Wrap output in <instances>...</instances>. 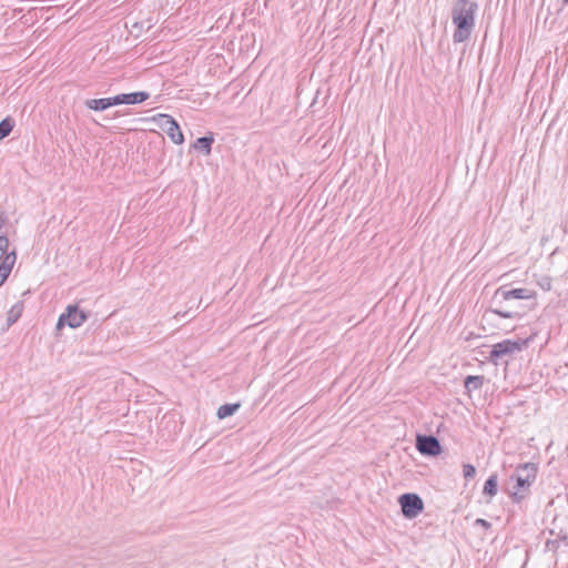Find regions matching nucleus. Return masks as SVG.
<instances>
[{"label":"nucleus","instance_id":"nucleus-7","mask_svg":"<svg viewBox=\"0 0 568 568\" xmlns=\"http://www.w3.org/2000/svg\"><path fill=\"white\" fill-rule=\"evenodd\" d=\"M496 297H500L503 301H510V300H532L536 297V293L532 290L529 288H506V287H499L496 291L495 294Z\"/></svg>","mask_w":568,"mask_h":568},{"label":"nucleus","instance_id":"nucleus-2","mask_svg":"<svg viewBox=\"0 0 568 568\" xmlns=\"http://www.w3.org/2000/svg\"><path fill=\"white\" fill-rule=\"evenodd\" d=\"M536 475L537 466L532 463H525L516 468L515 474L511 476V479L516 480V485L513 491V496L515 499L519 500L524 498L525 489L532 484V481L536 478Z\"/></svg>","mask_w":568,"mask_h":568},{"label":"nucleus","instance_id":"nucleus-20","mask_svg":"<svg viewBox=\"0 0 568 568\" xmlns=\"http://www.w3.org/2000/svg\"><path fill=\"white\" fill-rule=\"evenodd\" d=\"M9 247V239L7 235L1 234L0 235V260L2 258L3 254L8 252Z\"/></svg>","mask_w":568,"mask_h":568},{"label":"nucleus","instance_id":"nucleus-4","mask_svg":"<svg viewBox=\"0 0 568 568\" xmlns=\"http://www.w3.org/2000/svg\"><path fill=\"white\" fill-rule=\"evenodd\" d=\"M397 501L406 519H414L424 510V500L416 493H404Z\"/></svg>","mask_w":568,"mask_h":568},{"label":"nucleus","instance_id":"nucleus-11","mask_svg":"<svg viewBox=\"0 0 568 568\" xmlns=\"http://www.w3.org/2000/svg\"><path fill=\"white\" fill-rule=\"evenodd\" d=\"M241 407V403H226L217 408L216 416L219 419H225L233 416Z\"/></svg>","mask_w":568,"mask_h":568},{"label":"nucleus","instance_id":"nucleus-16","mask_svg":"<svg viewBox=\"0 0 568 568\" xmlns=\"http://www.w3.org/2000/svg\"><path fill=\"white\" fill-rule=\"evenodd\" d=\"M484 494L495 496L497 494V476L491 475L484 485Z\"/></svg>","mask_w":568,"mask_h":568},{"label":"nucleus","instance_id":"nucleus-22","mask_svg":"<svg viewBox=\"0 0 568 568\" xmlns=\"http://www.w3.org/2000/svg\"><path fill=\"white\" fill-rule=\"evenodd\" d=\"M8 268L7 264H0V287L4 284L11 273Z\"/></svg>","mask_w":568,"mask_h":568},{"label":"nucleus","instance_id":"nucleus-21","mask_svg":"<svg viewBox=\"0 0 568 568\" xmlns=\"http://www.w3.org/2000/svg\"><path fill=\"white\" fill-rule=\"evenodd\" d=\"M463 473H464V477L466 479H471L475 477L476 475V469L473 465L470 464H464L463 466Z\"/></svg>","mask_w":568,"mask_h":568},{"label":"nucleus","instance_id":"nucleus-13","mask_svg":"<svg viewBox=\"0 0 568 568\" xmlns=\"http://www.w3.org/2000/svg\"><path fill=\"white\" fill-rule=\"evenodd\" d=\"M16 126V120L8 115L0 121V141L8 138Z\"/></svg>","mask_w":568,"mask_h":568},{"label":"nucleus","instance_id":"nucleus-5","mask_svg":"<svg viewBox=\"0 0 568 568\" xmlns=\"http://www.w3.org/2000/svg\"><path fill=\"white\" fill-rule=\"evenodd\" d=\"M159 128L163 130L174 144H182L184 135L178 121L170 114L160 113L153 116Z\"/></svg>","mask_w":568,"mask_h":568},{"label":"nucleus","instance_id":"nucleus-1","mask_svg":"<svg viewBox=\"0 0 568 568\" xmlns=\"http://www.w3.org/2000/svg\"><path fill=\"white\" fill-rule=\"evenodd\" d=\"M477 4L469 0H457L453 7L452 18L456 27L454 41L457 43L469 39L475 26V12Z\"/></svg>","mask_w":568,"mask_h":568},{"label":"nucleus","instance_id":"nucleus-3","mask_svg":"<svg viewBox=\"0 0 568 568\" xmlns=\"http://www.w3.org/2000/svg\"><path fill=\"white\" fill-rule=\"evenodd\" d=\"M90 312L79 307L78 304H69L59 315L55 329L61 331L63 327L78 328L88 321Z\"/></svg>","mask_w":568,"mask_h":568},{"label":"nucleus","instance_id":"nucleus-23","mask_svg":"<svg viewBox=\"0 0 568 568\" xmlns=\"http://www.w3.org/2000/svg\"><path fill=\"white\" fill-rule=\"evenodd\" d=\"M538 285L544 291H550L551 290V278L549 276H544L538 281Z\"/></svg>","mask_w":568,"mask_h":568},{"label":"nucleus","instance_id":"nucleus-9","mask_svg":"<svg viewBox=\"0 0 568 568\" xmlns=\"http://www.w3.org/2000/svg\"><path fill=\"white\" fill-rule=\"evenodd\" d=\"M214 141L215 139L213 132H207L203 136L197 138L191 144V148L207 156L212 153V146Z\"/></svg>","mask_w":568,"mask_h":568},{"label":"nucleus","instance_id":"nucleus-18","mask_svg":"<svg viewBox=\"0 0 568 568\" xmlns=\"http://www.w3.org/2000/svg\"><path fill=\"white\" fill-rule=\"evenodd\" d=\"M494 314L505 317V318H519L521 317V313L518 311H511V310H494Z\"/></svg>","mask_w":568,"mask_h":568},{"label":"nucleus","instance_id":"nucleus-10","mask_svg":"<svg viewBox=\"0 0 568 568\" xmlns=\"http://www.w3.org/2000/svg\"><path fill=\"white\" fill-rule=\"evenodd\" d=\"M84 105L93 111L102 112L109 108H112V99L109 98H100V99H89L84 102Z\"/></svg>","mask_w":568,"mask_h":568},{"label":"nucleus","instance_id":"nucleus-28","mask_svg":"<svg viewBox=\"0 0 568 568\" xmlns=\"http://www.w3.org/2000/svg\"><path fill=\"white\" fill-rule=\"evenodd\" d=\"M565 3H568V0H565Z\"/></svg>","mask_w":568,"mask_h":568},{"label":"nucleus","instance_id":"nucleus-8","mask_svg":"<svg viewBox=\"0 0 568 568\" xmlns=\"http://www.w3.org/2000/svg\"><path fill=\"white\" fill-rule=\"evenodd\" d=\"M150 98V93L146 91H135L130 93H120L114 97H111L112 99V105H120V104H140L146 101Z\"/></svg>","mask_w":568,"mask_h":568},{"label":"nucleus","instance_id":"nucleus-17","mask_svg":"<svg viewBox=\"0 0 568 568\" xmlns=\"http://www.w3.org/2000/svg\"><path fill=\"white\" fill-rule=\"evenodd\" d=\"M426 433H417L416 435V449L423 455L426 456Z\"/></svg>","mask_w":568,"mask_h":568},{"label":"nucleus","instance_id":"nucleus-24","mask_svg":"<svg viewBox=\"0 0 568 568\" xmlns=\"http://www.w3.org/2000/svg\"><path fill=\"white\" fill-rule=\"evenodd\" d=\"M558 544H559L558 540H548L546 542V548H547V550L555 551L557 549V547H558Z\"/></svg>","mask_w":568,"mask_h":568},{"label":"nucleus","instance_id":"nucleus-14","mask_svg":"<svg viewBox=\"0 0 568 568\" xmlns=\"http://www.w3.org/2000/svg\"><path fill=\"white\" fill-rule=\"evenodd\" d=\"M22 311H23V303L22 302L16 303L10 308V311L8 312V315H7V324H8V326L13 325L20 318V316L22 314Z\"/></svg>","mask_w":568,"mask_h":568},{"label":"nucleus","instance_id":"nucleus-6","mask_svg":"<svg viewBox=\"0 0 568 568\" xmlns=\"http://www.w3.org/2000/svg\"><path fill=\"white\" fill-rule=\"evenodd\" d=\"M521 349V344L519 342L505 339L500 343H497L493 346V349L490 351L489 358L491 361H496L498 358H503L507 355H511L515 352H518Z\"/></svg>","mask_w":568,"mask_h":568},{"label":"nucleus","instance_id":"nucleus-26","mask_svg":"<svg viewBox=\"0 0 568 568\" xmlns=\"http://www.w3.org/2000/svg\"><path fill=\"white\" fill-rule=\"evenodd\" d=\"M3 223H4V220H3V217L0 215V229L2 227Z\"/></svg>","mask_w":568,"mask_h":568},{"label":"nucleus","instance_id":"nucleus-15","mask_svg":"<svg viewBox=\"0 0 568 568\" xmlns=\"http://www.w3.org/2000/svg\"><path fill=\"white\" fill-rule=\"evenodd\" d=\"M442 453V445L439 440L433 436L428 435V456H438Z\"/></svg>","mask_w":568,"mask_h":568},{"label":"nucleus","instance_id":"nucleus-25","mask_svg":"<svg viewBox=\"0 0 568 568\" xmlns=\"http://www.w3.org/2000/svg\"><path fill=\"white\" fill-rule=\"evenodd\" d=\"M476 525H480V526H483L485 528L490 527V524L487 520L481 519V518L476 519Z\"/></svg>","mask_w":568,"mask_h":568},{"label":"nucleus","instance_id":"nucleus-27","mask_svg":"<svg viewBox=\"0 0 568 568\" xmlns=\"http://www.w3.org/2000/svg\"><path fill=\"white\" fill-rule=\"evenodd\" d=\"M420 45L423 47L424 45V42H423V38L420 37Z\"/></svg>","mask_w":568,"mask_h":568},{"label":"nucleus","instance_id":"nucleus-12","mask_svg":"<svg viewBox=\"0 0 568 568\" xmlns=\"http://www.w3.org/2000/svg\"><path fill=\"white\" fill-rule=\"evenodd\" d=\"M485 377L481 375H469L465 378L464 385L468 394L483 387Z\"/></svg>","mask_w":568,"mask_h":568},{"label":"nucleus","instance_id":"nucleus-19","mask_svg":"<svg viewBox=\"0 0 568 568\" xmlns=\"http://www.w3.org/2000/svg\"><path fill=\"white\" fill-rule=\"evenodd\" d=\"M1 260H2V262L0 264H7L8 267H9L8 270L12 271V267H13V265L16 263V260H17L16 251H12L10 253L7 252L6 254H3Z\"/></svg>","mask_w":568,"mask_h":568}]
</instances>
